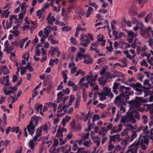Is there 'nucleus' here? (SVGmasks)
<instances>
[{
	"instance_id": "nucleus-43",
	"label": "nucleus",
	"mask_w": 153,
	"mask_h": 153,
	"mask_svg": "<svg viewBox=\"0 0 153 153\" xmlns=\"http://www.w3.org/2000/svg\"><path fill=\"white\" fill-rule=\"evenodd\" d=\"M97 94L98 95H101V96H108L109 95L108 92H106L105 91H103L101 93H98Z\"/></svg>"
},
{
	"instance_id": "nucleus-35",
	"label": "nucleus",
	"mask_w": 153,
	"mask_h": 153,
	"mask_svg": "<svg viewBox=\"0 0 153 153\" xmlns=\"http://www.w3.org/2000/svg\"><path fill=\"white\" fill-rule=\"evenodd\" d=\"M142 119L143 120V123L145 124H146L148 121L147 116L145 115H143L142 117Z\"/></svg>"
},
{
	"instance_id": "nucleus-63",
	"label": "nucleus",
	"mask_w": 153,
	"mask_h": 153,
	"mask_svg": "<svg viewBox=\"0 0 153 153\" xmlns=\"http://www.w3.org/2000/svg\"><path fill=\"white\" fill-rule=\"evenodd\" d=\"M140 64L141 65L145 66L146 67H147L148 66V65L145 59H143L142 62H140Z\"/></svg>"
},
{
	"instance_id": "nucleus-58",
	"label": "nucleus",
	"mask_w": 153,
	"mask_h": 153,
	"mask_svg": "<svg viewBox=\"0 0 153 153\" xmlns=\"http://www.w3.org/2000/svg\"><path fill=\"white\" fill-rule=\"evenodd\" d=\"M12 4V3L11 2L10 3H7L5 4V6L3 7V9H5L6 8H7V9H9L10 8V5Z\"/></svg>"
},
{
	"instance_id": "nucleus-19",
	"label": "nucleus",
	"mask_w": 153,
	"mask_h": 153,
	"mask_svg": "<svg viewBox=\"0 0 153 153\" xmlns=\"http://www.w3.org/2000/svg\"><path fill=\"white\" fill-rule=\"evenodd\" d=\"M56 19V18L54 16H51L50 18L47 17V20H48V23L51 25H53V22H54Z\"/></svg>"
},
{
	"instance_id": "nucleus-23",
	"label": "nucleus",
	"mask_w": 153,
	"mask_h": 153,
	"mask_svg": "<svg viewBox=\"0 0 153 153\" xmlns=\"http://www.w3.org/2000/svg\"><path fill=\"white\" fill-rule=\"evenodd\" d=\"M126 83L127 85H128L130 86L133 87H135V88H139V87H142V85L140 83L138 82L136 83H132L131 84H127V82H126Z\"/></svg>"
},
{
	"instance_id": "nucleus-33",
	"label": "nucleus",
	"mask_w": 153,
	"mask_h": 153,
	"mask_svg": "<svg viewBox=\"0 0 153 153\" xmlns=\"http://www.w3.org/2000/svg\"><path fill=\"white\" fill-rule=\"evenodd\" d=\"M116 23V22L114 20H112L111 22V28L113 31L116 29V28L115 27V25Z\"/></svg>"
},
{
	"instance_id": "nucleus-28",
	"label": "nucleus",
	"mask_w": 153,
	"mask_h": 153,
	"mask_svg": "<svg viewBox=\"0 0 153 153\" xmlns=\"http://www.w3.org/2000/svg\"><path fill=\"white\" fill-rule=\"evenodd\" d=\"M24 12L21 13H19V18L16 19V21L18 23H19L21 22L20 21H19V20H21L24 17Z\"/></svg>"
},
{
	"instance_id": "nucleus-2",
	"label": "nucleus",
	"mask_w": 153,
	"mask_h": 153,
	"mask_svg": "<svg viewBox=\"0 0 153 153\" xmlns=\"http://www.w3.org/2000/svg\"><path fill=\"white\" fill-rule=\"evenodd\" d=\"M140 113L137 111L134 110L132 111H128L127 115L122 117L120 122L123 123L130 122L135 123L136 121L135 118L139 120L140 119Z\"/></svg>"
},
{
	"instance_id": "nucleus-37",
	"label": "nucleus",
	"mask_w": 153,
	"mask_h": 153,
	"mask_svg": "<svg viewBox=\"0 0 153 153\" xmlns=\"http://www.w3.org/2000/svg\"><path fill=\"white\" fill-rule=\"evenodd\" d=\"M42 131V128H38L36 130V134L37 135V136H40L41 135V133Z\"/></svg>"
},
{
	"instance_id": "nucleus-12",
	"label": "nucleus",
	"mask_w": 153,
	"mask_h": 153,
	"mask_svg": "<svg viewBox=\"0 0 153 153\" xmlns=\"http://www.w3.org/2000/svg\"><path fill=\"white\" fill-rule=\"evenodd\" d=\"M123 105H121L120 107V111H118L117 115L116 118L114 120V121L116 122H117L118 121L119 118L122 113V111H123V112L124 113L126 111L125 107H123Z\"/></svg>"
},
{
	"instance_id": "nucleus-49",
	"label": "nucleus",
	"mask_w": 153,
	"mask_h": 153,
	"mask_svg": "<svg viewBox=\"0 0 153 153\" xmlns=\"http://www.w3.org/2000/svg\"><path fill=\"white\" fill-rule=\"evenodd\" d=\"M66 94L65 91V89H63L62 91L59 92L57 94V96L62 97L64 96Z\"/></svg>"
},
{
	"instance_id": "nucleus-61",
	"label": "nucleus",
	"mask_w": 153,
	"mask_h": 153,
	"mask_svg": "<svg viewBox=\"0 0 153 153\" xmlns=\"http://www.w3.org/2000/svg\"><path fill=\"white\" fill-rule=\"evenodd\" d=\"M17 17V15H11L10 16V22H12V20L13 19H16Z\"/></svg>"
},
{
	"instance_id": "nucleus-1",
	"label": "nucleus",
	"mask_w": 153,
	"mask_h": 153,
	"mask_svg": "<svg viewBox=\"0 0 153 153\" xmlns=\"http://www.w3.org/2000/svg\"><path fill=\"white\" fill-rule=\"evenodd\" d=\"M112 88L113 92L116 95L119 93V96L125 97V101L126 102H127V101L129 98V96L134 94L133 91H130V88L126 87L123 85H121L119 83H114Z\"/></svg>"
},
{
	"instance_id": "nucleus-27",
	"label": "nucleus",
	"mask_w": 153,
	"mask_h": 153,
	"mask_svg": "<svg viewBox=\"0 0 153 153\" xmlns=\"http://www.w3.org/2000/svg\"><path fill=\"white\" fill-rule=\"evenodd\" d=\"M149 144L147 143H139L141 149L143 150H146Z\"/></svg>"
},
{
	"instance_id": "nucleus-21",
	"label": "nucleus",
	"mask_w": 153,
	"mask_h": 153,
	"mask_svg": "<svg viewBox=\"0 0 153 153\" xmlns=\"http://www.w3.org/2000/svg\"><path fill=\"white\" fill-rule=\"evenodd\" d=\"M126 58L123 59L121 60V62L123 63V65H121L119 63H117L115 64L116 65H117L120 66L122 67H126L127 66V63L126 62Z\"/></svg>"
},
{
	"instance_id": "nucleus-14",
	"label": "nucleus",
	"mask_w": 153,
	"mask_h": 153,
	"mask_svg": "<svg viewBox=\"0 0 153 153\" xmlns=\"http://www.w3.org/2000/svg\"><path fill=\"white\" fill-rule=\"evenodd\" d=\"M135 100L134 101V105H133L134 108L139 107L140 106V102L141 101V100L139 97H135Z\"/></svg>"
},
{
	"instance_id": "nucleus-40",
	"label": "nucleus",
	"mask_w": 153,
	"mask_h": 153,
	"mask_svg": "<svg viewBox=\"0 0 153 153\" xmlns=\"http://www.w3.org/2000/svg\"><path fill=\"white\" fill-rule=\"evenodd\" d=\"M100 119V117L98 114H95L92 118V122H94L96 120H99Z\"/></svg>"
},
{
	"instance_id": "nucleus-64",
	"label": "nucleus",
	"mask_w": 153,
	"mask_h": 153,
	"mask_svg": "<svg viewBox=\"0 0 153 153\" xmlns=\"http://www.w3.org/2000/svg\"><path fill=\"white\" fill-rule=\"evenodd\" d=\"M138 79L142 81L144 77V75L142 74V73L140 74H138Z\"/></svg>"
},
{
	"instance_id": "nucleus-26",
	"label": "nucleus",
	"mask_w": 153,
	"mask_h": 153,
	"mask_svg": "<svg viewBox=\"0 0 153 153\" xmlns=\"http://www.w3.org/2000/svg\"><path fill=\"white\" fill-rule=\"evenodd\" d=\"M93 9L91 7H89L86 13V16L87 18L88 17L91 15V12L93 11Z\"/></svg>"
},
{
	"instance_id": "nucleus-17",
	"label": "nucleus",
	"mask_w": 153,
	"mask_h": 153,
	"mask_svg": "<svg viewBox=\"0 0 153 153\" xmlns=\"http://www.w3.org/2000/svg\"><path fill=\"white\" fill-rule=\"evenodd\" d=\"M104 91L106 92H108V93L109 94V95H108L109 97L111 98H112L113 97L114 95L111 92V88H109L108 87H105L104 88Z\"/></svg>"
},
{
	"instance_id": "nucleus-47",
	"label": "nucleus",
	"mask_w": 153,
	"mask_h": 153,
	"mask_svg": "<svg viewBox=\"0 0 153 153\" xmlns=\"http://www.w3.org/2000/svg\"><path fill=\"white\" fill-rule=\"evenodd\" d=\"M140 34L143 36H144L147 33L146 32V31L144 29H142L140 30Z\"/></svg>"
},
{
	"instance_id": "nucleus-3",
	"label": "nucleus",
	"mask_w": 153,
	"mask_h": 153,
	"mask_svg": "<svg viewBox=\"0 0 153 153\" xmlns=\"http://www.w3.org/2000/svg\"><path fill=\"white\" fill-rule=\"evenodd\" d=\"M38 120L37 116L36 115L32 116L31 118L30 123L24 129V135L26 137H27V130L29 134L32 136L35 132V127L38 125Z\"/></svg>"
},
{
	"instance_id": "nucleus-57",
	"label": "nucleus",
	"mask_w": 153,
	"mask_h": 153,
	"mask_svg": "<svg viewBox=\"0 0 153 153\" xmlns=\"http://www.w3.org/2000/svg\"><path fill=\"white\" fill-rule=\"evenodd\" d=\"M152 28L151 26H149L147 28H146V29L145 30L146 31V32L147 33V35L148 36H149L150 35V34L149 33V31H150L152 30Z\"/></svg>"
},
{
	"instance_id": "nucleus-7",
	"label": "nucleus",
	"mask_w": 153,
	"mask_h": 153,
	"mask_svg": "<svg viewBox=\"0 0 153 153\" xmlns=\"http://www.w3.org/2000/svg\"><path fill=\"white\" fill-rule=\"evenodd\" d=\"M139 146V142L136 141L128 147V150L132 153H137Z\"/></svg>"
},
{
	"instance_id": "nucleus-24",
	"label": "nucleus",
	"mask_w": 153,
	"mask_h": 153,
	"mask_svg": "<svg viewBox=\"0 0 153 153\" xmlns=\"http://www.w3.org/2000/svg\"><path fill=\"white\" fill-rule=\"evenodd\" d=\"M28 146L32 150H34L35 145L33 140H29L28 143Z\"/></svg>"
},
{
	"instance_id": "nucleus-51",
	"label": "nucleus",
	"mask_w": 153,
	"mask_h": 153,
	"mask_svg": "<svg viewBox=\"0 0 153 153\" xmlns=\"http://www.w3.org/2000/svg\"><path fill=\"white\" fill-rule=\"evenodd\" d=\"M71 29L70 27L68 26H65L62 28V30L64 31L68 32Z\"/></svg>"
},
{
	"instance_id": "nucleus-6",
	"label": "nucleus",
	"mask_w": 153,
	"mask_h": 153,
	"mask_svg": "<svg viewBox=\"0 0 153 153\" xmlns=\"http://www.w3.org/2000/svg\"><path fill=\"white\" fill-rule=\"evenodd\" d=\"M80 39L81 42L80 45L84 47H87L90 42L88 37L85 34H82L80 36Z\"/></svg>"
},
{
	"instance_id": "nucleus-31",
	"label": "nucleus",
	"mask_w": 153,
	"mask_h": 153,
	"mask_svg": "<svg viewBox=\"0 0 153 153\" xmlns=\"http://www.w3.org/2000/svg\"><path fill=\"white\" fill-rule=\"evenodd\" d=\"M19 128L18 126L16 127H13L11 129V131L13 132H15L16 133H18L19 130Z\"/></svg>"
},
{
	"instance_id": "nucleus-5",
	"label": "nucleus",
	"mask_w": 153,
	"mask_h": 153,
	"mask_svg": "<svg viewBox=\"0 0 153 153\" xmlns=\"http://www.w3.org/2000/svg\"><path fill=\"white\" fill-rule=\"evenodd\" d=\"M124 99H125V97L119 95L115 98L114 103L118 107L121 105H126V104L124 102Z\"/></svg>"
},
{
	"instance_id": "nucleus-20",
	"label": "nucleus",
	"mask_w": 153,
	"mask_h": 153,
	"mask_svg": "<svg viewBox=\"0 0 153 153\" xmlns=\"http://www.w3.org/2000/svg\"><path fill=\"white\" fill-rule=\"evenodd\" d=\"M125 30L128 36L136 37L137 36V34L136 33H134L131 31H128L126 30Z\"/></svg>"
},
{
	"instance_id": "nucleus-46",
	"label": "nucleus",
	"mask_w": 153,
	"mask_h": 153,
	"mask_svg": "<svg viewBox=\"0 0 153 153\" xmlns=\"http://www.w3.org/2000/svg\"><path fill=\"white\" fill-rule=\"evenodd\" d=\"M75 99V97L74 96L72 95L70 96L68 104L69 105H72V102L74 101Z\"/></svg>"
},
{
	"instance_id": "nucleus-55",
	"label": "nucleus",
	"mask_w": 153,
	"mask_h": 153,
	"mask_svg": "<svg viewBox=\"0 0 153 153\" xmlns=\"http://www.w3.org/2000/svg\"><path fill=\"white\" fill-rule=\"evenodd\" d=\"M125 148V147H122L120 145H117L115 149L117 151H123Z\"/></svg>"
},
{
	"instance_id": "nucleus-44",
	"label": "nucleus",
	"mask_w": 153,
	"mask_h": 153,
	"mask_svg": "<svg viewBox=\"0 0 153 153\" xmlns=\"http://www.w3.org/2000/svg\"><path fill=\"white\" fill-rule=\"evenodd\" d=\"M42 104H40L37 107H36V105H35V109H37V111L36 113H38L39 112V110L40 111H42Z\"/></svg>"
},
{
	"instance_id": "nucleus-8",
	"label": "nucleus",
	"mask_w": 153,
	"mask_h": 153,
	"mask_svg": "<svg viewBox=\"0 0 153 153\" xmlns=\"http://www.w3.org/2000/svg\"><path fill=\"white\" fill-rule=\"evenodd\" d=\"M9 76L7 75L5 77L3 76L0 78L1 83L5 86H10V83L9 82Z\"/></svg>"
},
{
	"instance_id": "nucleus-50",
	"label": "nucleus",
	"mask_w": 153,
	"mask_h": 153,
	"mask_svg": "<svg viewBox=\"0 0 153 153\" xmlns=\"http://www.w3.org/2000/svg\"><path fill=\"white\" fill-rule=\"evenodd\" d=\"M105 61V59L104 58H101L99 59L98 60L97 63L98 64L101 63L102 64L103 62H104Z\"/></svg>"
},
{
	"instance_id": "nucleus-39",
	"label": "nucleus",
	"mask_w": 153,
	"mask_h": 153,
	"mask_svg": "<svg viewBox=\"0 0 153 153\" xmlns=\"http://www.w3.org/2000/svg\"><path fill=\"white\" fill-rule=\"evenodd\" d=\"M88 59H85L84 60V63L87 64H88L90 63H92V60L91 58L89 56H88Z\"/></svg>"
},
{
	"instance_id": "nucleus-15",
	"label": "nucleus",
	"mask_w": 153,
	"mask_h": 153,
	"mask_svg": "<svg viewBox=\"0 0 153 153\" xmlns=\"http://www.w3.org/2000/svg\"><path fill=\"white\" fill-rule=\"evenodd\" d=\"M71 119V117L67 115L65 116V117L63 118L62 121V124L63 126L65 125L66 122H68L69 120Z\"/></svg>"
},
{
	"instance_id": "nucleus-56",
	"label": "nucleus",
	"mask_w": 153,
	"mask_h": 153,
	"mask_svg": "<svg viewBox=\"0 0 153 153\" xmlns=\"http://www.w3.org/2000/svg\"><path fill=\"white\" fill-rule=\"evenodd\" d=\"M6 28L7 29L10 28L12 26V22H9L8 21L6 22Z\"/></svg>"
},
{
	"instance_id": "nucleus-38",
	"label": "nucleus",
	"mask_w": 153,
	"mask_h": 153,
	"mask_svg": "<svg viewBox=\"0 0 153 153\" xmlns=\"http://www.w3.org/2000/svg\"><path fill=\"white\" fill-rule=\"evenodd\" d=\"M68 71L67 70H65V71H62V76L63 78H68L67 74H68Z\"/></svg>"
},
{
	"instance_id": "nucleus-25",
	"label": "nucleus",
	"mask_w": 153,
	"mask_h": 153,
	"mask_svg": "<svg viewBox=\"0 0 153 153\" xmlns=\"http://www.w3.org/2000/svg\"><path fill=\"white\" fill-rule=\"evenodd\" d=\"M92 144V143H91V140H90L89 141L85 140L83 143L84 146L88 148Z\"/></svg>"
},
{
	"instance_id": "nucleus-22",
	"label": "nucleus",
	"mask_w": 153,
	"mask_h": 153,
	"mask_svg": "<svg viewBox=\"0 0 153 153\" xmlns=\"http://www.w3.org/2000/svg\"><path fill=\"white\" fill-rule=\"evenodd\" d=\"M140 44L138 39L136 38L134 39V43L131 45V47L135 48L137 46V44Z\"/></svg>"
},
{
	"instance_id": "nucleus-60",
	"label": "nucleus",
	"mask_w": 153,
	"mask_h": 153,
	"mask_svg": "<svg viewBox=\"0 0 153 153\" xmlns=\"http://www.w3.org/2000/svg\"><path fill=\"white\" fill-rule=\"evenodd\" d=\"M141 51H142L141 53H143V56H147L145 51L146 50V48L145 47H142L141 48Z\"/></svg>"
},
{
	"instance_id": "nucleus-4",
	"label": "nucleus",
	"mask_w": 153,
	"mask_h": 153,
	"mask_svg": "<svg viewBox=\"0 0 153 153\" xmlns=\"http://www.w3.org/2000/svg\"><path fill=\"white\" fill-rule=\"evenodd\" d=\"M90 73L91 74V72ZM97 76L98 75L97 74L95 76H94L91 74L86 76L88 83L90 85L91 87H93L95 84V81L97 79Z\"/></svg>"
},
{
	"instance_id": "nucleus-11",
	"label": "nucleus",
	"mask_w": 153,
	"mask_h": 153,
	"mask_svg": "<svg viewBox=\"0 0 153 153\" xmlns=\"http://www.w3.org/2000/svg\"><path fill=\"white\" fill-rule=\"evenodd\" d=\"M71 146L68 144L63 146L60 148L62 149V151L63 153H69L71 150Z\"/></svg>"
},
{
	"instance_id": "nucleus-9",
	"label": "nucleus",
	"mask_w": 153,
	"mask_h": 153,
	"mask_svg": "<svg viewBox=\"0 0 153 153\" xmlns=\"http://www.w3.org/2000/svg\"><path fill=\"white\" fill-rule=\"evenodd\" d=\"M110 137V139L108 141V143H111L112 141H114L115 140H117V141H119L121 140L120 138V136L119 134H114L113 135H109V136Z\"/></svg>"
},
{
	"instance_id": "nucleus-48",
	"label": "nucleus",
	"mask_w": 153,
	"mask_h": 153,
	"mask_svg": "<svg viewBox=\"0 0 153 153\" xmlns=\"http://www.w3.org/2000/svg\"><path fill=\"white\" fill-rule=\"evenodd\" d=\"M59 140L60 141V145H62L63 144H64L66 142L67 140V139L66 138H65V140H63L62 138H60L59 139Z\"/></svg>"
},
{
	"instance_id": "nucleus-32",
	"label": "nucleus",
	"mask_w": 153,
	"mask_h": 153,
	"mask_svg": "<svg viewBox=\"0 0 153 153\" xmlns=\"http://www.w3.org/2000/svg\"><path fill=\"white\" fill-rule=\"evenodd\" d=\"M77 55L78 57H79L80 59H82L83 58H86L88 56V55H87L82 54L80 52H79L78 53Z\"/></svg>"
},
{
	"instance_id": "nucleus-30",
	"label": "nucleus",
	"mask_w": 153,
	"mask_h": 153,
	"mask_svg": "<svg viewBox=\"0 0 153 153\" xmlns=\"http://www.w3.org/2000/svg\"><path fill=\"white\" fill-rule=\"evenodd\" d=\"M63 131L60 128H59L57 131V132L56 134V137H61L63 136Z\"/></svg>"
},
{
	"instance_id": "nucleus-16",
	"label": "nucleus",
	"mask_w": 153,
	"mask_h": 153,
	"mask_svg": "<svg viewBox=\"0 0 153 153\" xmlns=\"http://www.w3.org/2000/svg\"><path fill=\"white\" fill-rule=\"evenodd\" d=\"M128 137H126L125 139H122L121 141V144L122 146H123L124 147L126 148L128 145V142H129Z\"/></svg>"
},
{
	"instance_id": "nucleus-59",
	"label": "nucleus",
	"mask_w": 153,
	"mask_h": 153,
	"mask_svg": "<svg viewBox=\"0 0 153 153\" xmlns=\"http://www.w3.org/2000/svg\"><path fill=\"white\" fill-rule=\"evenodd\" d=\"M78 145L77 143L75 142L74 145H73L72 146V150L74 151H76L78 149Z\"/></svg>"
},
{
	"instance_id": "nucleus-62",
	"label": "nucleus",
	"mask_w": 153,
	"mask_h": 153,
	"mask_svg": "<svg viewBox=\"0 0 153 153\" xmlns=\"http://www.w3.org/2000/svg\"><path fill=\"white\" fill-rule=\"evenodd\" d=\"M103 37L102 35L99 34L98 36L97 40L99 42H102L103 41Z\"/></svg>"
},
{
	"instance_id": "nucleus-53",
	"label": "nucleus",
	"mask_w": 153,
	"mask_h": 153,
	"mask_svg": "<svg viewBox=\"0 0 153 153\" xmlns=\"http://www.w3.org/2000/svg\"><path fill=\"white\" fill-rule=\"evenodd\" d=\"M152 16V13H149L145 18V21L146 23H148V19H150Z\"/></svg>"
},
{
	"instance_id": "nucleus-54",
	"label": "nucleus",
	"mask_w": 153,
	"mask_h": 153,
	"mask_svg": "<svg viewBox=\"0 0 153 153\" xmlns=\"http://www.w3.org/2000/svg\"><path fill=\"white\" fill-rule=\"evenodd\" d=\"M37 15L39 16V19H40L42 16V12L41 10H39L36 12Z\"/></svg>"
},
{
	"instance_id": "nucleus-45",
	"label": "nucleus",
	"mask_w": 153,
	"mask_h": 153,
	"mask_svg": "<svg viewBox=\"0 0 153 153\" xmlns=\"http://www.w3.org/2000/svg\"><path fill=\"white\" fill-rule=\"evenodd\" d=\"M70 40L71 42L74 45H76L77 43L76 39L74 37H71L70 39Z\"/></svg>"
},
{
	"instance_id": "nucleus-41",
	"label": "nucleus",
	"mask_w": 153,
	"mask_h": 153,
	"mask_svg": "<svg viewBox=\"0 0 153 153\" xmlns=\"http://www.w3.org/2000/svg\"><path fill=\"white\" fill-rule=\"evenodd\" d=\"M49 30H48L46 28H45L44 29V32L45 35V36L43 35V37H45L47 38L48 37L49 34Z\"/></svg>"
},
{
	"instance_id": "nucleus-34",
	"label": "nucleus",
	"mask_w": 153,
	"mask_h": 153,
	"mask_svg": "<svg viewBox=\"0 0 153 153\" xmlns=\"http://www.w3.org/2000/svg\"><path fill=\"white\" fill-rule=\"evenodd\" d=\"M56 151V149L55 146H54V144H53L52 146L50 148L49 151L50 153H55Z\"/></svg>"
},
{
	"instance_id": "nucleus-36",
	"label": "nucleus",
	"mask_w": 153,
	"mask_h": 153,
	"mask_svg": "<svg viewBox=\"0 0 153 153\" xmlns=\"http://www.w3.org/2000/svg\"><path fill=\"white\" fill-rule=\"evenodd\" d=\"M42 128V129L44 131L48 133V127L47 124H45L42 125L41 127H40Z\"/></svg>"
},
{
	"instance_id": "nucleus-42",
	"label": "nucleus",
	"mask_w": 153,
	"mask_h": 153,
	"mask_svg": "<svg viewBox=\"0 0 153 153\" xmlns=\"http://www.w3.org/2000/svg\"><path fill=\"white\" fill-rule=\"evenodd\" d=\"M76 122L74 120H72L71 122L70 123V125L73 130H75V126Z\"/></svg>"
},
{
	"instance_id": "nucleus-18",
	"label": "nucleus",
	"mask_w": 153,
	"mask_h": 153,
	"mask_svg": "<svg viewBox=\"0 0 153 153\" xmlns=\"http://www.w3.org/2000/svg\"><path fill=\"white\" fill-rule=\"evenodd\" d=\"M137 136V134L136 132L135 131H133L131 137L128 136H127V137H128V139H129V142H131L135 139Z\"/></svg>"
},
{
	"instance_id": "nucleus-10",
	"label": "nucleus",
	"mask_w": 153,
	"mask_h": 153,
	"mask_svg": "<svg viewBox=\"0 0 153 153\" xmlns=\"http://www.w3.org/2000/svg\"><path fill=\"white\" fill-rule=\"evenodd\" d=\"M10 11H9L8 9L4 10L3 11L0 9V13L1 14V16L2 18L5 17V18H7L9 15V13H10Z\"/></svg>"
},
{
	"instance_id": "nucleus-13",
	"label": "nucleus",
	"mask_w": 153,
	"mask_h": 153,
	"mask_svg": "<svg viewBox=\"0 0 153 153\" xmlns=\"http://www.w3.org/2000/svg\"><path fill=\"white\" fill-rule=\"evenodd\" d=\"M139 143H147L149 144V141L148 137L146 136H144L141 137L140 140V138L139 139L138 141Z\"/></svg>"
},
{
	"instance_id": "nucleus-52",
	"label": "nucleus",
	"mask_w": 153,
	"mask_h": 153,
	"mask_svg": "<svg viewBox=\"0 0 153 153\" xmlns=\"http://www.w3.org/2000/svg\"><path fill=\"white\" fill-rule=\"evenodd\" d=\"M27 68L29 70L30 72H31L34 71L33 68L30 65L29 62L27 64Z\"/></svg>"
},
{
	"instance_id": "nucleus-29",
	"label": "nucleus",
	"mask_w": 153,
	"mask_h": 153,
	"mask_svg": "<svg viewBox=\"0 0 153 153\" xmlns=\"http://www.w3.org/2000/svg\"><path fill=\"white\" fill-rule=\"evenodd\" d=\"M21 10L23 12H24V13H25L26 10V3L25 2H23L22 4Z\"/></svg>"
}]
</instances>
